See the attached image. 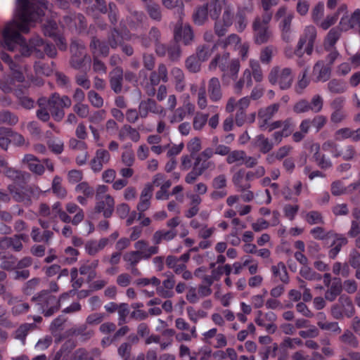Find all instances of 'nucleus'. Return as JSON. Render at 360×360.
Here are the masks:
<instances>
[{
  "label": "nucleus",
  "instance_id": "61",
  "mask_svg": "<svg viewBox=\"0 0 360 360\" xmlns=\"http://www.w3.org/2000/svg\"><path fill=\"white\" fill-rule=\"evenodd\" d=\"M131 351L132 345L128 342H122L117 348V354L123 360H129L130 359Z\"/></svg>",
  "mask_w": 360,
  "mask_h": 360
},
{
  "label": "nucleus",
  "instance_id": "5",
  "mask_svg": "<svg viewBox=\"0 0 360 360\" xmlns=\"http://www.w3.org/2000/svg\"><path fill=\"white\" fill-rule=\"evenodd\" d=\"M268 80L272 85H278L281 90L288 89L294 80L292 70L290 68L274 66L269 73Z\"/></svg>",
  "mask_w": 360,
  "mask_h": 360
},
{
  "label": "nucleus",
  "instance_id": "54",
  "mask_svg": "<svg viewBox=\"0 0 360 360\" xmlns=\"http://www.w3.org/2000/svg\"><path fill=\"white\" fill-rule=\"evenodd\" d=\"M146 18L145 14L142 11H133L130 13L129 25L131 28H136L139 24H141Z\"/></svg>",
  "mask_w": 360,
  "mask_h": 360
},
{
  "label": "nucleus",
  "instance_id": "57",
  "mask_svg": "<svg viewBox=\"0 0 360 360\" xmlns=\"http://www.w3.org/2000/svg\"><path fill=\"white\" fill-rule=\"evenodd\" d=\"M339 13H340L338 11L333 15H327L324 20L321 19V20L317 22L316 25L323 30H328L337 22L339 17Z\"/></svg>",
  "mask_w": 360,
  "mask_h": 360
},
{
  "label": "nucleus",
  "instance_id": "58",
  "mask_svg": "<svg viewBox=\"0 0 360 360\" xmlns=\"http://www.w3.org/2000/svg\"><path fill=\"white\" fill-rule=\"evenodd\" d=\"M208 117V114H204L200 112H196L193 121V129L195 130H201L206 124Z\"/></svg>",
  "mask_w": 360,
  "mask_h": 360
},
{
  "label": "nucleus",
  "instance_id": "50",
  "mask_svg": "<svg viewBox=\"0 0 360 360\" xmlns=\"http://www.w3.org/2000/svg\"><path fill=\"white\" fill-rule=\"evenodd\" d=\"M200 63L195 55H191L186 59L185 67L190 72L197 73L200 70Z\"/></svg>",
  "mask_w": 360,
  "mask_h": 360
},
{
  "label": "nucleus",
  "instance_id": "46",
  "mask_svg": "<svg viewBox=\"0 0 360 360\" xmlns=\"http://www.w3.org/2000/svg\"><path fill=\"white\" fill-rule=\"evenodd\" d=\"M340 340L354 349H356L359 346V342L357 338L349 330H346L344 333L340 336Z\"/></svg>",
  "mask_w": 360,
  "mask_h": 360
},
{
  "label": "nucleus",
  "instance_id": "45",
  "mask_svg": "<svg viewBox=\"0 0 360 360\" xmlns=\"http://www.w3.org/2000/svg\"><path fill=\"white\" fill-rule=\"evenodd\" d=\"M18 117L9 110L0 111V124L14 126L18 122Z\"/></svg>",
  "mask_w": 360,
  "mask_h": 360
},
{
  "label": "nucleus",
  "instance_id": "19",
  "mask_svg": "<svg viewBox=\"0 0 360 360\" xmlns=\"http://www.w3.org/2000/svg\"><path fill=\"white\" fill-rule=\"evenodd\" d=\"M22 163L34 174L41 176L45 172L44 166L41 164L40 160L32 154H26L24 155Z\"/></svg>",
  "mask_w": 360,
  "mask_h": 360
},
{
  "label": "nucleus",
  "instance_id": "3",
  "mask_svg": "<svg viewBox=\"0 0 360 360\" xmlns=\"http://www.w3.org/2000/svg\"><path fill=\"white\" fill-rule=\"evenodd\" d=\"M272 19V14L262 13L257 15L252 22L253 41L257 45L267 43L272 37V32L269 28V23Z\"/></svg>",
  "mask_w": 360,
  "mask_h": 360
},
{
  "label": "nucleus",
  "instance_id": "47",
  "mask_svg": "<svg viewBox=\"0 0 360 360\" xmlns=\"http://www.w3.org/2000/svg\"><path fill=\"white\" fill-rule=\"evenodd\" d=\"M62 179L60 176H56L52 181L51 189L53 193L59 198H65L67 195V190L62 186Z\"/></svg>",
  "mask_w": 360,
  "mask_h": 360
},
{
  "label": "nucleus",
  "instance_id": "55",
  "mask_svg": "<svg viewBox=\"0 0 360 360\" xmlns=\"http://www.w3.org/2000/svg\"><path fill=\"white\" fill-rule=\"evenodd\" d=\"M308 71V68H304L299 76L297 83L295 86V91L298 94H301L309 83V80L307 78Z\"/></svg>",
  "mask_w": 360,
  "mask_h": 360
},
{
  "label": "nucleus",
  "instance_id": "16",
  "mask_svg": "<svg viewBox=\"0 0 360 360\" xmlns=\"http://www.w3.org/2000/svg\"><path fill=\"white\" fill-rule=\"evenodd\" d=\"M96 200L95 211L98 213L103 212L105 218L110 217L115 210L114 198L110 195L107 194L103 195L102 198Z\"/></svg>",
  "mask_w": 360,
  "mask_h": 360
},
{
  "label": "nucleus",
  "instance_id": "7",
  "mask_svg": "<svg viewBox=\"0 0 360 360\" xmlns=\"http://www.w3.org/2000/svg\"><path fill=\"white\" fill-rule=\"evenodd\" d=\"M70 65L75 70L82 69L86 61H91V57L86 51V46L81 40H72L70 45Z\"/></svg>",
  "mask_w": 360,
  "mask_h": 360
},
{
  "label": "nucleus",
  "instance_id": "42",
  "mask_svg": "<svg viewBox=\"0 0 360 360\" xmlns=\"http://www.w3.org/2000/svg\"><path fill=\"white\" fill-rule=\"evenodd\" d=\"M122 36L116 27H113L108 32L107 37V44L112 49L117 48L122 43Z\"/></svg>",
  "mask_w": 360,
  "mask_h": 360
},
{
  "label": "nucleus",
  "instance_id": "4",
  "mask_svg": "<svg viewBox=\"0 0 360 360\" xmlns=\"http://www.w3.org/2000/svg\"><path fill=\"white\" fill-rule=\"evenodd\" d=\"M31 300L35 302L38 311L44 316H52L60 308V299L50 293L49 290L40 291L32 297Z\"/></svg>",
  "mask_w": 360,
  "mask_h": 360
},
{
  "label": "nucleus",
  "instance_id": "52",
  "mask_svg": "<svg viewBox=\"0 0 360 360\" xmlns=\"http://www.w3.org/2000/svg\"><path fill=\"white\" fill-rule=\"evenodd\" d=\"M214 49L213 47L210 49L209 46L202 44L197 48L196 55L195 56L200 62H203L210 57Z\"/></svg>",
  "mask_w": 360,
  "mask_h": 360
},
{
  "label": "nucleus",
  "instance_id": "59",
  "mask_svg": "<svg viewBox=\"0 0 360 360\" xmlns=\"http://www.w3.org/2000/svg\"><path fill=\"white\" fill-rule=\"evenodd\" d=\"M305 220L310 225L324 224L323 216L318 211H311L307 213Z\"/></svg>",
  "mask_w": 360,
  "mask_h": 360
},
{
  "label": "nucleus",
  "instance_id": "41",
  "mask_svg": "<svg viewBox=\"0 0 360 360\" xmlns=\"http://www.w3.org/2000/svg\"><path fill=\"white\" fill-rule=\"evenodd\" d=\"M319 316L325 319V316L323 313H319ZM317 325L320 328L324 330L331 331L337 334H340L341 333V329L339 327L338 322L328 321L325 319L321 320L320 319L317 323Z\"/></svg>",
  "mask_w": 360,
  "mask_h": 360
},
{
  "label": "nucleus",
  "instance_id": "33",
  "mask_svg": "<svg viewBox=\"0 0 360 360\" xmlns=\"http://www.w3.org/2000/svg\"><path fill=\"white\" fill-rule=\"evenodd\" d=\"M341 30L339 27H333L328 32L323 41V46L326 51L331 50L334 48L336 42L341 36Z\"/></svg>",
  "mask_w": 360,
  "mask_h": 360
},
{
  "label": "nucleus",
  "instance_id": "26",
  "mask_svg": "<svg viewBox=\"0 0 360 360\" xmlns=\"http://www.w3.org/2000/svg\"><path fill=\"white\" fill-rule=\"evenodd\" d=\"M325 292V299L329 302H333L338 296L341 295L342 291V283L340 278H333L331 285Z\"/></svg>",
  "mask_w": 360,
  "mask_h": 360
},
{
  "label": "nucleus",
  "instance_id": "38",
  "mask_svg": "<svg viewBox=\"0 0 360 360\" xmlns=\"http://www.w3.org/2000/svg\"><path fill=\"white\" fill-rule=\"evenodd\" d=\"M171 74L174 79L176 91L179 92L183 91L186 87V81L182 70L179 68H174L171 70Z\"/></svg>",
  "mask_w": 360,
  "mask_h": 360
},
{
  "label": "nucleus",
  "instance_id": "15",
  "mask_svg": "<svg viewBox=\"0 0 360 360\" xmlns=\"http://www.w3.org/2000/svg\"><path fill=\"white\" fill-rule=\"evenodd\" d=\"M109 84L111 90L116 94L122 91L124 70L122 67L117 66L109 72Z\"/></svg>",
  "mask_w": 360,
  "mask_h": 360
},
{
  "label": "nucleus",
  "instance_id": "44",
  "mask_svg": "<svg viewBox=\"0 0 360 360\" xmlns=\"http://www.w3.org/2000/svg\"><path fill=\"white\" fill-rule=\"evenodd\" d=\"M271 271L274 276L279 277L280 280L288 283L289 282V277L287 272V269L283 262H281L277 265L271 266Z\"/></svg>",
  "mask_w": 360,
  "mask_h": 360
},
{
  "label": "nucleus",
  "instance_id": "10",
  "mask_svg": "<svg viewBox=\"0 0 360 360\" xmlns=\"http://www.w3.org/2000/svg\"><path fill=\"white\" fill-rule=\"evenodd\" d=\"M7 189L15 202L21 203L25 207L32 204V198L37 192V188L34 186L18 188L13 184H9Z\"/></svg>",
  "mask_w": 360,
  "mask_h": 360
},
{
  "label": "nucleus",
  "instance_id": "12",
  "mask_svg": "<svg viewBox=\"0 0 360 360\" xmlns=\"http://www.w3.org/2000/svg\"><path fill=\"white\" fill-rule=\"evenodd\" d=\"M281 105L279 103H272L261 108L257 112V126L260 131H264L272 124L274 115L278 112Z\"/></svg>",
  "mask_w": 360,
  "mask_h": 360
},
{
  "label": "nucleus",
  "instance_id": "28",
  "mask_svg": "<svg viewBox=\"0 0 360 360\" xmlns=\"http://www.w3.org/2000/svg\"><path fill=\"white\" fill-rule=\"evenodd\" d=\"M313 72L316 75L317 82H326L330 77L331 70L323 61L319 60L314 65Z\"/></svg>",
  "mask_w": 360,
  "mask_h": 360
},
{
  "label": "nucleus",
  "instance_id": "17",
  "mask_svg": "<svg viewBox=\"0 0 360 360\" xmlns=\"http://www.w3.org/2000/svg\"><path fill=\"white\" fill-rule=\"evenodd\" d=\"M253 9L254 6L252 4H250L248 6L242 8H238L233 21L235 22L234 25L236 30L238 32H242L246 29L248 24L246 14L247 13H252Z\"/></svg>",
  "mask_w": 360,
  "mask_h": 360
},
{
  "label": "nucleus",
  "instance_id": "60",
  "mask_svg": "<svg viewBox=\"0 0 360 360\" xmlns=\"http://www.w3.org/2000/svg\"><path fill=\"white\" fill-rule=\"evenodd\" d=\"M181 55V47L176 42L167 46V56L171 61H178Z\"/></svg>",
  "mask_w": 360,
  "mask_h": 360
},
{
  "label": "nucleus",
  "instance_id": "29",
  "mask_svg": "<svg viewBox=\"0 0 360 360\" xmlns=\"http://www.w3.org/2000/svg\"><path fill=\"white\" fill-rule=\"evenodd\" d=\"M208 94L212 101H218L222 97L221 84L218 78L212 77L208 82Z\"/></svg>",
  "mask_w": 360,
  "mask_h": 360
},
{
  "label": "nucleus",
  "instance_id": "56",
  "mask_svg": "<svg viewBox=\"0 0 360 360\" xmlns=\"http://www.w3.org/2000/svg\"><path fill=\"white\" fill-rule=\"evenodd\" d=\"M245 177V170L243 169H239L237 171L232 177V181L234 184L235 186L238 187L239 191L243 192L246 189L250 188V184H247L245 185H242L241 182L243 179Z\"/></svg>",
  "mask_w": 360,
  "mask_h": 360
},
{
  "label": "nucleus",
  "instance_id": "51",
  "mask_svg": "<svg viewBox=\"0 0 360 360\" xmlns=\"http://www.w3.org/2000/svg\"><path fill=\"white\" fill-rule=\"evenodd\" d=\"M275 52H276L275 46L272 45L265 46L261 50L259 55L260 61L264 64H269Z\"/></svg>",
  "mask_w": 360,
  "mask_h": 360
},
{
  "label": "nucleus",
  "instance_id": "49",
  "mask_svg": "<svg viewBox=\"0 0 360 360\" xmlns=\"http://www.w3.org/2000/svg\"><path fill=\"white\" fill-rule=\"evenodd\" d=\"M226 2L227 1H226V4L223 5L224 6V8L221 18H219V20L231 27L233 23L235 13L232 6L230 4H226Z\"/></svg>",
  "mask_w": 360,
  "mask_h": 360
},
{
  "label": "nucleus",
  "instance_id": "6",
  "mask_svg": "<svg viewBox=\"0 0 360 360\" xmlns=\"http://www.w3.org/2000/svg\"><path fill=\"white\" fill-rule=\"evenodd\" d=\"M72 101L69 96H60L58 93H53L48 98V107L50 113L56 122H60L65 117L64 108H70Z\"/></svg>",
  "mask_w": 360,
  "mask_h": 360
},
{
  "label": "nucleus",
  "instance_id": "31",
  "mask_svg": "<svg viewBox=\"0 0 360 360\" xmlns=\"http://www.w3.org/2000/svg\"><path fill=\"white\" fill-rule=\"evenodd\" d=\"M8 248H12L15 252H20L22 250L23 245L15 234L11 237H1L0 249L5 250Z\"/></svg>",
  "mask_w": 360,
  "mask_h": 360
},
{
  "label": "nucleus",
  "instance_id": "23",
  "mask_svg": "<svg viewBox=\"0 0 360 360\" xmlns=\"http://www.w3.org/2000/svg\"><path fill=\"white\" fill-rule=\"evenodd\" d=\"M161 37V32L156 27H152L148 34H143L138 36L136 38L139 40L141 46L144 48H149L153 43L157 44Z\"/></svg>",
  "mask_w": 360,
  "mask_h": 360
},
{
  "label": "nucleus",
  "instance_id": "20",
  "mask_svg": "<svg viewBox=\"0 0 360 360\" xmlns=\"http://www.w3.org/2000/svg\"><path fill=\"white\" fill-rule=\"evenodd\" d=\"M3 173L10 180L16 184H26L30 179L31 175L29 172L9 167L4 170Z\"/></svg>",
  "mask_w": 360,
  "mask_h": 360
},
{
  "label": "nucleus",
  "instance_id": "25",
  "mask_svg": "<svg viewBox=\"0 0 360 360\" xmlns=\"http://www.w3.org/2000/svg\"><path fill=\"white\" fill-rule=\"evenodd\" d=\"M294 18L293 13H289L285 18L279 20V28L283 41L288 43L291 41V24Z\"/></svg>",
  "mask_w": 360,
  "mask_h": 360
},
{
  "label": "nucleus",
  "instance_id": "40",
  "mask_svg": "<svg viewBox=\"0 0 360 360\" xmlns=\"http://www.w3.org/2000/svg\"><path fill=\"white\" fill-rule=\"evenodd\" d=\"M328 91L333 94H343L347 91V84L345 81L333 79L327 84Z\"/></svg>",
  "mask_w": 360,
  "mask_h": 360
},
{
  "label": "nucleus",
  "instance_id": "2",
  "mask_svg": "<svg viewBox=\"0 0 360 360\" xmlns=\"http://www.w3.org/2000/svg\"><path fill=\"white\" fill-rule=\"evenodd\" d=\"M226 1V0H210L202 5L198 6L192 14L194 24L202 26L209 21V17L212 20L218 18Z\"/></svg>",
  "mask_w": 360,
  "mask_h": 360
},
{
  "label": "nucleus",
  "instance_id": "37",
  "mask_svg": "<svg viewBox=\"0 0 360 360\" xmlns=\"http://www.w3.org/2000/svg\"><path fill=\"white\" fill-rule=\"evenodd\" d=\"M177 235V231L174 229L169 231H157L153 236V241L155 245H159L162 240L169 241L174 238Z\"/></svg>",
  "mask_w": 360,
  "mask_h": 360
},
{
  "label": "nucleus",
  "instance_id": "22",
  "mask_svg": "<svg viewBox=\"0 0 360 360\" xmlns=\"http://www.w3.org/2000/svg\"><path fill=\"white\" fill-rule=\"evenodd\" d=\"M110 158V155L108 150L104 149L97 150L95 156L90 162L92 170L95 172L101 171L103 165L107 164Z\"/></svg>",
  "mask_w": 360,
  "mask_h": 360
},
{
  "label": "nucleus",
  "instance_id": "30",
  "mask_svg": "<svg viewBox=\"0 0 360 360\" xmlns=\"http://www.w3.org/2000/svg\"><path fill=\"white\" fill-rule=\"evenodd\" d=\"M144 8L149 17L157 22L162 19V14L160 6L154 0H148L145 2Z\"/></svg>",
  "mask_w": 360,
  "mask_h": 360
},
{
  "label": "nucleus",
  "instance_id": "11",
  "mask_svg": "<svg viewBox=\"0 0 360 360\" xmlns=\"http://www.w3.org/2000/svg\"><path fill=\"white\" fill-rule=\"evenodd\" d=\"M355 312L354 307L352 299L343 294L341 295L337 303L332 305L330 308V314L332 316L337 320H340L347 316L352 317Z\"/></svg>",
  "mask_w": 360,
  "mask_h": 360
},
{
  "label": "nucleus",
  "instance_id": "35",
  "mask_svg": "<svg viewBox=\"0 0 360 360\" xmlns=\"http://www.w3.org/2000/svg\"><path fill=\"white\" fill-rule=\"evenodd\" d=\"M240 42V38L236 34H231L227 37L219 39L213 46V49L221 47L226 49L229 47H235Z\"/></svg>",
  "mask_w": 360,
  "mask_h": 360
},
{
  "label": "nucleus",
  "instance_id": "21",
  "mask_svg": "<svg viewBox=\"0 0 360 360\" xmlns=\"http://www.w3.org/2000/svg\"><path fill=\"white\" fill-rule=\"evenodd\" d=\"M89 49L92 54L102 57H107L110 53V47L105 41H101L95 36L91 37L89 43Z\"/></svg>",
  "mask_w": 360,
  "mask_h": 360
},
{
  "label": "nucleus",
  "instance_id": "8",
  "mask_svg": "<svg viewBox=\"0 0 360 360\" xmlns=\"http://www.w3.org/2000/svg\"><path fill=\"white\" fill-rule=\"evenodd\" d=\"M279 128H281V129L274 131L271 136L273 139L272 141L276 145L279 144L283 138L288 137L292 134L295 128V123L292 118L288 117L284 120H278L274 121L270 127L266 129L265 131L271 132Z\"/></svg>",
  "mask_w": 360,
  "mask_h": 360
},
{
  "label": "nucleus",
  "instance_id": "18",
  "mask_svg": "<svg viewBox=\"0 0 360 360\" xmlns=\"http://www.w3.org/2000/svg\"><path fill=\"white\" fill-rule=\"evenodd\" d=\"M139 110L141 118H146L150 112L154 114H161L163 112V108L158 105L157 102L152 98L142 100L139 103Z\"/></svg>",
  "mask_w": 360,
  "mask_h": 360
},
{
  "label": "nucleus",
  "instance_id": "27",
  "mask_svg": "<svg viewBox=\"0 0 360 360\" xmlns=\"http://www.w3.org/2000/svg\"><path fill=\"white\" fill-rule=\"evenodd\" d=\"M17 257L7 251L0 252V267L4 271H11L15 269Z\"/></svg>",
  "mask_w": 360,
  "mask_h": 360
},
{
  "label": "nucleus",
  "instance_id": "32",
  "mask_svg": "<svg viewBox=\"0 0 360 360\" xmlns=\"http://www.w3.org/2000/svg\"><path fill=\"white\" fill-rule=\"evenodd\" d=\"M255 145L262 154L269 153L274 147V142L262 134L255 137Z\"/></svg>",
  "mask_w": 360,
  "mask_h": 360
},
{
  "label": "nucleus",
  "instance_id": "43",
  "mask_svg": "<svg viewBox=\"0 0 360 360\" xmlns=\"http://www.w3.org/2000/svg\"><path fill=\"white\" fill-rule=\"evenodd\" d=\"M245 84L247 87H250L252 85V73L248 69L243 72L241 78L235 84L234 89L236 93H240Z\"/></svg>",
  "mask_w": 360,
  "mask_h": 360
},
{
  "label": "nucleus",
  "instance_id": "1",
  "mask_svg": "<svg viewBox=\"0 0 360 360\" xmlns=\"http://www.w3.org/2000/svg\"><path fill=\"white\" fill-rule=\"evenodd\" d=\"M49 2L46 0H18L16 10V20L6 24L4 31L3 37L5 46L10 51L19 47L23 56H29L32 53L38 58H44L45 55L51 58L57 56L56 46L51 43L44 41L39 36L30 39L28 44H21L22 37L20 32L28 33L30 31L29 22L37 20L43 13V9H48Z\"/></svg>",
  "mask_w": 360,
  "mask_h": 360
},
{
  "label": "nucleus",
  "instance_id": "48",
  "mask_svg": "<svg viewBox=\"0 0 360 360\" xmlns=\"http://www.w3.org/2000/svg\"><path fill=\"white\" fill-rule=\"evenodd\" d=\"M244 160H245V152L244 150H230L226 158V162L229 165H231L236 162H237L238 165H242L243 164Z\"/></svg>",
  "mask_w": 360,
  "mask_h": 360
},
{
  "label": "nucleus",
  "instance_id": "24",
  "mask_svg": "<svg viewBox=\"0 0 360 360\" xmlns=\"http://www.w3.org/2000/svg\"><path fill=\"white\" fill-rule=\"evenodd\" d=\"M134 248L136 252L144 259H148L152 255L158 254L159 248L158 246H148V243L144 240H140L135 243Z\"/></svg>",
  "mask_w": 360,
  "mask_h": 360
},
{
  "label": "nucleus",
  "instance_id": "14",
  "mask_svg": "<svg viewBox=\"0 0 360 360\" xmlns=\"http://www.w3.org/2000/svg\"><path fill=\"white\" fill-rule=\"evenodd\" d=\"M174 39L176 43L182 41L186 46L190 45L194 39L191 26L189 24L183 26L181 21H179L174 29Z\"/></svg>",
  "mask_w": 360,
  "mask_h": 360
},
{
  "label": "nucleus",
  "instance_id": "53",
  "mask_svg": "<svg viewBox=\"0 0 360 360\" xmlns=\"http://www.w3.org/2000/svg\"><path fill=\"white\" fill-rule=\"evenodd\" d=\"M300 274L309 281H319L322 276L321 274L315 272L308 264L302 266L300 271Z\"/></svg>",
  "mask_w": 360,
  "mask_h": 360
},
{
  "label": "nucleus",
  "instance_id": "39",
  "mask_svg": "<svg viewBox=\"0 0 360 360\" xmlns=\"http://www.w3.org/2000/svg\"><path fill=\"white\" fill-rule=\"evenodd\" d=\"M37 325L32 323H23L20 325L18 329L15 331L14 337L15 339L20 340L24 344L27 335L30 331L35 330Z\"/></svg>",
  "mask_w": 360,
  "mask_h": 360
},
{
  "label": "nucleus",
  "instance_id": "36",
  "mask_svg": "<svg viewBox=\"0 0 360 360\" xmlns=\"http://www.w3.org/2000/svg\"><path fill=\"white\" fill-rule=\"evenodd\" d=\"M65 208L67 212L70 214L76 213L72 221L73 225L76 226L83 221L84 218V212L77 205L73 202H68Z\"/></svg>",
  "mask_w": 360,
  "mask_h": 360
},
{
  "label": "nucleus",
  "instance_id": "13",
  "mask_svg": "<svg viewBox=\"0 0 360 360\" xmlns=\"http://www.w3.org/2000/svg\"><path fill=\"white\" fill-rule=\"evenodd\" d=\"M323 146L328 147L335 158L342 157L347 161L352 160L356 155L355 147L350 144L339 146L333 141H327Z\"/></svg>",
  "mask_w": 360,
  "mask_h": 360
},
{
  "label": "nucleus",
  "instance_id": "64",
  "mask_svg": "<svg viewBox=\"0 0 360 360\" xmlns=\"http://www.w3.org/2000/svg\"><path fill=\"white\" fill-rule=\"evenodd\" d=\"M88 100L95 108H99L103 105V98L95 91L90 90L87 94Z\"/></svg>",
  "mask_w": 360,
  "mask_h": 360
},
{
  "label": "nucleus",
  "instance_id": "34",
  "mask_svg": "<svg viewBox=\"0 0 360 360\" xmlns=\"http://www.w3.org/2000/svg\"><path fill=\"white\" fill-rule=\"evenodd\" d=\"M229 53H224L222 55H217L210 62V68L214 69L219 66L222 72L228 70V65L230 63Z\"/></svg>",
  "mask_w": 360,
  "mask_h": 360
},
{
  "label": "nucleus",
  "instance_id": "63",
  "mask_svg": "<svg viewBox=\"0 0 360 360\" xmlns=\"http://www.w3.org/2000/svg\"><path fill=\"white\" fill-rule=\"evenodd\" d=\"M108 16L110 22L112 25H116L119 19V11L115 4L110 2L108 6Z\"/></svg>",
  "mask_w": 360,
  "mask_h": 360
},
{
  "label": "nucleus",
  "instance_id": "9",
  "mask_svg": "<svg viewBox=\"0 0 360 360\" xmlns=\"http://www.w3.org/2000/svg\"><path fill=\"white\" fill-rule=\"evenodd\" d=\"M316 29L315 27L312 25L307 26L299 39L295 49V54L299 57H302L304 54L302 49L304 46L306 45L304 51L307 55H311L316 38Z\"/></svg>",
  "mask_w": 360,
  "mask_h": 360
},
{
  "label": "nucleus",
  "instance_id": "62",
  "mask_svg": "<svg viewBox=\"0 0 360 360\" xmlns=\"http://www.w3.org/2000/svg\"><path fill=\"white\" fill-rule=\"evenodd\" d=\"M214 20V34L219 37H224L228 32L229 25L224 24L223 22L219 20V17L217 19H212Z\"/></svg>",
  "mask_w": 360,
  "mask_h": 360
}]
</instances>
